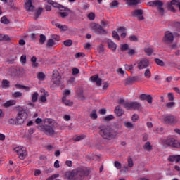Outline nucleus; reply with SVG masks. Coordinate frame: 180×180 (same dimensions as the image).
<instances>
[{
  "label": "nucleus",
  "instance_id": "1",
  "mask_svg": "<svg viewBox=\"0 0 180 180\" xmlns=\"http://www.w3.org/2000/svg\"><path fill=\"white\" fill-rule=\"evenodd\" d=\"M98 130L101 137L104 140H113V139H116L119 134V132L116 129L105 125H100Z\"/></svg>",
  "mask_w": 180,
  "mask_h": 180
},
{
  "label": "nucleus",
  "instance_id": "2",
  "mask_svg": "<svg viewBox=\"0 0 180 180\" xmlns=\"http://www.w3.org/2000/svg\"><path fill=\"white\" fill-rule=\"evenodd\" d=\"M44 124L41 126V130L47 136H54L56 131L54 129L57 127V122L51 118H46L44 120Z\"/></svg>",
  "mask_w": 180,
  "mask_h": 180
},
{
  "label": "nucleus",
  "instance_id": "3",
  "mask_svg": "<svg viewBox=\"0 0 180 180\" xmlns=\"http://www.w3.org/2000/svg\"><path fill=\"white\" fill-rule=\"evenodd\" d=\"M148 6L155 7L158 9V11L161 15V16H164V13H165V11L164 10V3L160 0L150 1L147 3Z\"/></svg>",
  "mask_w": 180,
  "mask_h": 180
},
{
  "label": "nucleus",
  "instance_id": "4",
  "mask_svg": "<svg viewBox=\"0 0 180 180\" xmlns=\"http://www.w3.org/2000/svg\"><path fill=\"white\" fill-rule=\"evenodd\" d=\"M76 176L77 178L84 179L85 176H88L91 174V169L89 167H80L75 169Z\"/></svg>",
  "mask_w": 180,
  "mask_h": 180
},
{
  "label": "nucleus",
  "instance_id": "5",
  "mask_svg": "<svg viewBox=\"0 0 180 180\" xmlns=\"http://www.w3.org/2000/svg\"><path fill=\"white\" fill-rule=\"evenodd\" d=\"M162 122L168 126H175L178 123V118L172 115H165L162 117Z\"/></svg>",
  "mask_w": 180,
  "mask_h": 180
},
{
  "label": "nucleus",
  "instance_id": "6",
  "mask_svg": "<svg viewBox=\"0 0 180 180\" xmlns=\"http://www.w3.org/2000/svg\"><path fill=\"white\" fill-rule=\"evenodd\" d=\"M14 151L18 155L20 160H25L27 157V150L23 146L15 147Z\"/></svg>",
  "mask_w": 180,
  "mask_h": 180
},
{
  "label": "nucleus",
  "instance_id": "7",
  "mask_svg": "<svg viewBox=\"0 0 180 180\" xmlns=\"http://www.w3.org/2000/svg\"><path fill=\"white\" fill-rule=\"evenodd\" d=\"M124 108L128 110L134 109V110H141V109H143L141 104L137 101L124 103Z\"/></svg>",
  "mask_w": 180,
  "mask_h": 180
},
{
  "label": "nucleus",
  "instance_id": "8",
  "mask_svg": "<svg viewBox=\"0 0 180 180\" xmlns=\"http://www.w3.org/2000/svg\"><path fill=\"white\" fill-rule=\"evenodd\" d=\"M91 30L96 34H107L108 31L103 29L102 26L97 25L96 23H92L91 25Z\"/></svg>",
  "mask_w": 180,
  "mask_h": 180
},
{
  "label": "nucleus",
  "instance_id": "9",
  "mask_svg": "<svg viewBox=\"0 0 180 180\" xmlns=\"http://www.w3.org/2000/svg\"><path fill=\"white\" fill-rule=\"evenodd\" d=\"M16 118L18 124H23L26 119H27V112L25 110H20L17 114Z\"/></svg>",
  "mask_w": 180,
  "mask_h": 180
},
{
  "label": "nucleus",
  "instance_id": "10",
  "mask_svg": "<svg viewBox=\"0 0 180 180\" xmlns=\"http://www.w3.org/2000/svg\"><path fill=\"white\" fill-rule=\"evenodd\" d=\"M51 82L54 86H58L61 82V76L57 70L53 71Z\"/></svg>",
  "mask_w": 180,
  "mask_h": 180
},
{
  "label": "nucleus",
  "instance_id": "11",
  "mask_svg": "<svg viewBox=\"0 0 180 180\" xmlns=\"http://www.w3.org/2000/svg\"><path fill=\"white\" fill-rule=\"evenodd\" d=\"M150 65V60L147 59V58H143L141 59L138 63H137V68L139 70H146L147 67Z\"/></svg>",
  "mask_w": 180,
  "mask_h": 180
},
{
  "label": "nucleus",
  "instance_id": "12",
  "mask_svg": "<svg viewBox=\"0 0 180 180\" xmlns=\"http://www.w3.org/2000/svg\"><path fill=\"white\" fill-rule=\"evenodd\" d=\"M163 41L164 43H166V44L172 43L174 41V34L169 31L165 32L163 37Z\"/></svg>",
  "mask_w": 180,
  "mask_h": 180
},
{
  "label": "nucleus",
  "instance_id": "13",
  "mask_svg": "<svg viewBox=\"0 0 180 180\" xmlns=\"http://www.w3.org/2000/svg\"><path fill=\"white\" fill-rule=\"evenodd\" d=\"M167 146H169V147H174L175 148H178V141L175 140L174 138H169L165 141L164 142Z\"/></svg>",
  "mask_w": 180,
  "mask_h": 180
},
{
  "label": "nucleus",
  "instance_id": "14",
  "mask_svg": "<svg viewBox=\"0 0 180 180\" xmlns=\"http://www.w3.org/2000/svg\"><path fill=\"white\" fill-rule=\"evenodd\" d=\"M132 16L137 18L139 20H144V16H143V10L138 9L131 12Z\"/></svg>",
  "mask_w": 180,
  "mask_h": 180
},
{
  "label": "nucleus",
  "instance_id": "15",
  "mask_svg": "<svg viewBox=\"0 0 180 180\" xmlns=\"http://www.w3.org/2000/svg\"><path fill=\"white\" fill-rule=\"evenodd\" d=\"M65 178L68 180H72L74 178L77 179L78 178L77 176V173L75 172V169L72 170V172H67L65 174Z\"/></svg>",
  "mask_w": 180,
  "mask_h": 180
},
{
  "label": "nucleus",
  "instance_id": "16",
  "mask_svg": "<svg viewBox=\"0 0 180 180\" xmlns=\"http://www.w3.org/2000/svg\"><path fill=\"white\" fill-rule=\"evenodd\" d=\"M167 160L169 162H175V164H178L180 161V155H169Z\"/></svg>",
  "mask_w": 180,
  "mask_h": 180
},
{
  "label": "nucleus",
  "instance_id": "17",
  "mask_svg": "<svg viewBox=\"0 0 180 180\" xmlns=\"http://www.w3.org/2000/svg\"><path fill=\"white\" fill-rule=\"evenodd\" d=\"M90 79L91 82H96V85H98V86H101V85H102V79L99 78V76H98V75L92 76Z\"/></svg>",
  "mask_w": 180,
  "mask_h": 180
},
{
  "label": "nucleus",
  "instance_id": "18",
  "mask_svg": "<svg viewBox=\"0 0 180 180\" xmlns=\"http://www.w3.org/2000/svg\"><path fill=\"white\" fill-rule=\"evenodd\" d=\"M25 8L26 11H28V12H34V6H33V4H32V0H28L25 4Z\"/></svg>",
  "mask_w": 180,
  "mask_h": 180
},
{
  "label": "nucleus",
  "instance_id": "19",
  "mask_svg": "<svg viewBox=\"0 0 180 180\" xmlns=\"http://www.w3.org/2000/svg\"><path fill=\"white\" fill-rule=\"evenodd\" d=\"M107 44L108 46V49L112 50V51H116V49H117V45L112 39H108Z\"/></svg>",
  "mask_w": 180,
  "mask_h": 180
},
{
  "label": "nucleus",
  "instance_id": "20",
  "mask_svg": "<svg viewBox=\"0 0 180 180\" xmlns=\"http://www.w3.org/2000/svg\"><path fill=\"white\" fill-rule=\"evenodd\" d=\"M25 72V69L23 68H17L15 69V75L17 77H22Z\"/></svg>",
  "mask_w": 180,
  "mask_h": 180
},
{
  "label": "nucleus",
  "instance_id": "21",
  "mask_svg": "<svg viewBox=\"0 0 180 180\" xmlns=\"http://www.w3.org/2000/svg\"><path fill=\"white\" fill-rule=\"evenodd\" d=\"M62 102L65 105V106H72L74 105V102L71 101V100L67 99L65 97H63Z\"/></svg>",
  "mask_w": 180,
  "mask_h": 180
},
{
  "label": "nucleus",
  "instance_id": "22",
  "mask_svg": "<svg viewBox=\"0 0 180 180\" xmlns=\"http://www.w3.org/2000/svg\"><path fill=\"white\" fill-rule=\"evenodd\" d=\"M13 105H16V101L9 100L4 103L3 106H4V108H9V106H13Z\"/></svg>",
  "mask_w": 180,
  "mask_h": 180
},
{
  "label": "nucleus",
  "instance_id": "23",
  "mask_svg": "<svg viewBox=\"0 0 180 180\" xmlns=\"http://www.w3.org/2000/svg\"><path fill=\"white\" fill-rule=\"evenodd\" d=\"M114 112L116 115V116H122L123 115V109L120 108V106L115 107V109L114 110Z\"/></svg>",
  "mask_w": 180,
  "mask_h": 180
},
{
  "label": "nucleus",
  "instance_id": "24",
  "mask_svg": "<svg viewBox=\"0 0 180 180\" xmlns=\"http://www.w3.org/2000/svg\"><path fill=\"white\" fill-rule=\"evenodd\" d=\"M84 139H86V136L82 134L79 136H76L72 139L73 141H81V140H84Z\"/></svg>",
  "mask_w": 180,
  "mask_h": 180
},
{
  "label": "nucleus",
  "instance_id": "25",
  "mask_svg": "<svg viewBox=\"0 0 180 180\" xmlns=\"http://www.w3.org/2000/svg\"><path fill=\"white\" fill-rule=\"evenodd\" d=\"M127 4L129 6H131V5H139L140 0H127Z\"/></svg>",
  "mask_w": 180,
  "mask_h": 180
},
{
  "label": "nucleus",
  "instance_id": "26",
  "mask_svg": "<svg viewBox=\"0 0 180 180\" xmlns=\"http://www.w3.org/2000/svg\"><path fill=\"white\" fill-rule=\"evenodd\" d=\"M143 148L144 150H146V151H151V150H153V146H151V143L148 141L143 146Z\"/></svg>",
  "mask_w": 180,
  "mask_h": 180
},
{
  "label": "nucleus",
  "instance_id": "27",
  "mask_svg": "<svg viewBox=\"0 0 180 180\" xmlns=\"http://www.w3.org/2000/svg\"><path fill=\"white\" fill-rule=\"evenodd\" d=\"M43 12V8H39L38 10L35 12V14L34 15V19H37L40 15H41Z\"/></svg>",
  "mask_w": 180,
  "mask_h": 180
},
{
  "label": "nucleus",
  "instance_id": "28",
  "mask_svg": "<svg viewBox=\"0 0 180 180\" xmlns=\"http://www.w3.org/2000/svg\"><path fill=\"white\" fill-rule=\"evenodd\" d=\"M124 30H126V28H124V27H120V28L117 29V32H118V33L121 34V37L122 39H124V37H126V33L122 32H124Z\"/></svg>",
  "mask_w": 180,
  "mask_h": 180
},
{
  "label": "nucleus",
  "instance_id": "29",
  "mask_svg": "<svg viewBox=\"0 0 180 180\" xmlns=\"http://www.w3.org/2000/svg\"><path fill=\"white\" fill-rule=\"evenodd\" d=\"M37 99H39V93L34 92L32 95V102H33L34 103L37 102Z\"/></svg>",
  "mask_w": 180,
  "mask_h": 180
},
{
  "label": "nucleus",
  "instance_id": "30",
  "mask_svg": "<svg viewBox=\"0 0 180 180\" xmlns=\"http://www.w3.org/2000/svg\"><path fill=\"white\" fill-rule=\"evenodd\" d=\"M55 44H56V42H54V40H53L52 39H50L47 41L46 47H48L49 49H51V47H53V46H54Z\"/></svg>",
  "mask_w": 180,
  "mask_h": 180
},
{
  "label": "nucleus",
  "instance_id": "31",
  "mask_svg": "<svg viewBox=\"0 0 180 180\" xmlns=\"http://www.w3.org/2000/svg\"><path fill=\"white\" fill-rule=\"evenodd\" d=\"M124 126L125 127H127V129H133L134 128V125L133 124V123L130 122H125L124 123Z\"/></svg>",
  "mask_w": 180,
  "mask_h": 180
},
{
  "label": "nucleus",
  "instance_id": "32",
  "mask_svg": "<svg viewBox=\"0 0 180 180\" xmlns=\"http://www.w3.org/2000/svg\"><path fill=\"white\" fill-rule=\"evenodd\" d=\"M10 82L8 80H3L1 82L2 88L6 89L9 88Z\"/></svg>",
  "mask_w": 180,
  "mask_h": 180
},
{
  "label": "nucleus",
  "instance_id": "33",
  "mask_svg": "<svg viewBox=\"0 0 180 180\" xmlns=\"http://www.w3.org/2000/svg\"><path fill=\"white\" fill-rule=\"evenodd\" d=\"M8 122L9 123V124L12 125L18 124V120L17 118H10L8 119Z\"/></svg>",
  "mask_w": 180,
  "mask_h": 180
},
{
  "label": "nucleus",
  "instance_id": "34",
  "mask_svg": "<svg viewBox=\"0 0 180 180\" xmlns=\"http://www.w3.org/2000/svg\"><path fill=\"white\" fill-rule=\"evenodd\" d=\"M90 117L91 119H98V115H96V110H93L90 113Z\"/></svg>",
  "mask_w": 180,
  "mask_h": 180
},
{
  "label": "nucleus",
  "instance_id": "35",
  "mask_svg": "<svg viewBox=\"0 0 180 180\" xmlns=\"http://www.w3.org/2000/svg\"><path fill=\"white\" fill-rule=\"evenodd\" d=\"M63 44L64 46H66V47H71V46H72V40L67 39L64 41Z\"/></svg>",
  "mask_w": 180,
  "mask_h": 180
},
{
  "label": "nucleus",
  "instance_id": "36",
  "mask_svg": "<svg viewBox=\"0 0 180 180\" xmlns=\"http://www.w3.org/2000/svg\"><path fill=\"white\" fill-rule=\"evenodd\" d=\"M48 4H49L50 5H52V6H53V8H58L59 6H60V4L58 3L54 2L52 0H49Z\"/></svg>",
  "mask_w": 180,
  "mask_h": 180
},
{
  "label": "nucleus",
  "instance_id": "37",
  "mask_svg": "<svg viewBox=\"0 0 180 180\" xmlns=\"http://www.w3.org/2000/svg\"><path fill=\"white\" fill-rule=\"evenodd\" d=\"M59 11L61 12H71V11L64 6H63L61 4H59V7L58 8Z\"/></svg>",
  "mask_w": 180,
  "mask_h": 180
},
{
  "label": "nucleus",
  "instance_id": "38",
  "mask_svg": "<svg viewBox=\"0 0 180 180\" xmlns=\"http://www.w3.org/2000/svg\"><path fill=\"white\" fill-rule=\"evenodd\" d=\"M118 6H119V3L117 2V1H112L110 4V8H117Z\"/></svg>",
  "mask_w": 180,
  "mask_h": 180
},
{
  "label": "nucleus",
  "instance_id": "39",
  "mask_svg": "<svg viewBox=\"0 0 180 180\" xmlns=\"http://www.w3.org/2000/svg\"><path fill=\"white\" fill-rule=\"evenodd\" d=\"M46 35L41 34L40 35V38H39V44H44V43L46 42Z\"/></svg>",
  "mask_w": 180,
  "mask_h": 180
},
{
  "label": "nucleus",
  "instance_id": "40",
  "mask_svg": "<svg viewBox=\"0 0 180 180\" xmlns=\"http://www.w3.org/2000/svg\"><path fill=\"white\" fill-rule=\"evenodd\" d=\"M37 77L38 79H39V81H44V78H46V75H44V73L43 72H39Z\"/></svg>",
  "mask_w": 180,
  "mask_h": 180
},
{
  "label": "nucleus",
  "instance_id": "41",
  "mask_svg": "<svg viewBox=\"0 0 180 180\" xmlns=\"http://www.w3.org/2000/svg\"><path fill=\"white\" fill-rule=\"evenodd\" d=\"M145 53H146L147 56H151V54H153V48H150V47L145 48Z\"/></svg>",
  "mask_w": 180,
  "mask_h": 180
},
{
  "label": "nucleus",
  "instance_id": "42",
  "mask_svg": "<svg viewBox=\"0 0 180 180\" xmlns=\"http://www.w3.org/2000/svg\"><path fill=\"white\" fill-rule=\"evenodd\" d=\"M20 61L22 65H25L26 64V61H27L26 55H22L20 58Z\"/></svg>",
  "mask_w": 180,
  "mask_h": 180
},
{
  "label": "nucleus",
  "instance_id": "43",
  "mask_svg": "<svg viewBox=\"0 0 180 180\" xmlns=\"http://www.w3.org/2000/svg\"><path fill=\"white\" fill-rule=\"evenodd\" d=\"M144 77H146V78H151V72L150 71V69H146L145 70Z\"/></svg>",
  "mask_w": 180,
  "mask_h": 180
},
{
  "label": "nucleus",
  "instance_id": "44",
  "mask_svg": "<svg viewBox=\"0 0 180 180\" xmlns=\"http://www.w3.org/2000/svg\"><path fill=\"white\" fill-rule=\"evenodd\" d=\"M112 36L113 39H115V40H120V37H119V34H117V32L116 31L112 32Z\"/></svg>",
  "mask_w": 180,
  "mask_h": 180
},
{
  "label": "nucleus",
  "instance_id": "45",
  "mask_svg": "<svg viewBox=\"0 0 180 180\" xmlns=\"http://www.w3.org/2000/svg\"><path fill=\"white\" fill-rule=\"evenodd\" d=\"M1 23H4V25H8L9 24V20L8 19L5 17V16H3L1 18Z\"/></svg>",
  "mask_w": 180,
  "mask_h": 180
},
{
  "label": "nucleus",
  "instance_id": "46",
  "mask_svg": "<svg viewBox=\"0 0 180 180\" xmlns=\"http://www.w3.org/2000/svg\"><path fill=\"white\" fill-rule=\"evenodd\" d=\"M114 167H115V168H117V169H122V163H120L118 161H115L114 162Z\"/></svg>",
  "mask_w": 180,
  "mask_h": 180
},
{
  "label": "nucleus",
  "instance_id": "47",
  "mask_svg": "<svg viewBox=\"0 0 180 180\" xmlns=\"http://www.w3.org/2000/svg\"><path fill=\"white\" fill-rule=\"evenodd\" d=\"M22 95H23V94L19 91H15L13 94L14 98H21Z\"/></svg>",
  "mask_w": 180,
  "mask_h": 180
},
{
  "label": "nucleus",
  "instance_id": "48",
  "mask_svg": "<svg viewBox=\"0 0 180 180\" xmlns=\"http://www.w3.org/2000/svg\"><path fill=\"white\" fill-rule=\"evenodd\" d=\"M127 162L128 167H129V168L133 167V165H134V164L133 163V159L131 158H128Z\"/></svg>",
  "mask_w": 180,
  "mask_h": 180
},
{
  "label": "nucleus",
  "instance_id": "49",
  "mask_svg": "<svg viewBox=\"0 0 180 180\" xmlns=\"http://www.w3.org/2000/svg\"><path fill=\"white\" fill-rule=\"evenodd\" d=\"M39 102L45 103V102H47V97L46 96H41L39 97Z\"/></svg>",
  "mask_w": 180,
  "mask_h": 180
},
{
  "label": "nucleus",
  "instance_id": "50",
  "mask_svg": "<svg viewBox=\"0 0 180 180\" xmlns=\"http://www.w3.org/2000/svg\"><path fill=\"white\" fill-rule=\"evenodd\" d=\"M167 8L168 11H170V12H175V8H174V6H172V4H171L170 3L167 4Z\"/></svg>",
  "mask_w": 180,
  "mask_h": 180
},
{
  "label": "nucleus",
  "instance_id": "51",
  "mask_svg": "<svg viewBox=\"0 0 180 180\" xmlns=\"http://www.w3.org/2000/svg\"><path fill=\"white\" fill-rule=\"evenodd\" d=\"M155 61L156 64H158V65H160L161 67H162V65H164V62L159 58L155 59Z\"/></svg>",
  "mask_w": 180,
  "mask_h": 180
},
{
  "label": "nucleus",
  "instance_id": "52",
  "mask_svg": "<svg viewBox=\"0 0 180 180\" xmlns=\"http://www.w3.org/2000/svg\"><path fill=\"white\" fill-rule=\"evenodd\" d=\"M112 119H115V117L113 116V115H108L105 117V120L106 122H109L110 120H112Z\"/></svg>",
  "mask_w": 180,
  "mask_h": 180
},
{
  "label": "nucleus",
  "instance_id": "53",
  "mask_svg": "<svg viewBox=\"0 0 180 180\" xmlns=\"http://www.w3.org/2000/svg\"><path fill=\"white\" fill-rule=\"evenodd\" d=\"M129 40L130 41H138L139 39L137 37H136V35H131L129 37Z\"/></svg>",
  "mask_w": 180,
  "mask_h": 180
},
{
  "label": "nucleus",
  "instance_id": "54",
  "mask_svg": "<svg viewBox=\"0 0 180 180\" xmlns=\"http://www.w3.org/2000/svg\"><path fill=\"white\" fill-rule=\"evenodd\" d=\"M126 50H129V44H125L121 46L122 51H126Z\"/></svg>",
  "mask_w": 180,
  "mask_h": 180
},
{
  "label": "nucleus",
  "instance_id": "55",
  "mask_svg": "<svg viewBox=\"0 0 180 180\" xmlns=\"http://www.w3.org/2000/svg\"><path fill=\"white\" fill-rule=\"evenodd\" d=\"M2 40H5V41H11V37L8 35L2 34Z\"/></svg>",
  "mask_w": 180,
  "mask_h": 180
},
{
  "label": "nucleus",
  "instance_id": "56",
  "mask_svg": "<svg viewBox=\"0 0 180 180\" xmlns=\"http://www.w3.org/2000/svg\"><path fill=\"white\" fill-rule=\"evenodd\" d=\"M145 101H147L148 103H153V97L150 95H148Z\"/></svg>",
  "mask_w": 180,
  "mask_h": 180
},
{
  "label": "nucleus",
  "instance_id": "57",
  "mask_svg": "<svg viewBox=\"0 0 180 180\" xmlns=\"http://www.w3.org/2000/svg\"><path fill=\"white\" fill-rule=\"evenodd\" d=\"M180 3V0H172V1H170V4L172 5H175L176 6H178V5H179Z\"/></svg>",
  "mask_w": 180,
  "mask_h": 180
},
{
  "label": "nucleus",
  "instance_id": "58",
  "mask_svg": "<svg viewBox=\"0 0 180 180\" xmlns=\"http://www.w3.org/2000/svg\"><path fill=\"white\" fill-rule=\"evenodd\" d=\"M77 74H79V70L77 68H74L72 69V75H77Z\"/></svg>",
  "mask_w": 180,
  "mask_h": 180
},
{
  "label": "nucleus",
  "instance_id": "59",
  "mask_svg": "<svg viewBox=\"0 0 180 180\" xmlns=\"http://www.w3.org/2000/svg\"><path fill=\"white\" fill-rule=\"evenodd\" d=\"M70 90H68V89L64 90V91H63V98H67V96H68V95H70Z\"/></svg>",
  "mask_w": 180,
  "mask_h": 180
},
{
  "label": "nucleus",
  "instance_id": "60",
  "mask_svg": "<svg viewBox=\"0 0 180 180\" xmlns=\"http://www.w3.org/2000/svg\"><path fill=\"white\" fill-rule=\"evenodd\" d=\"M68 11H65V12H60L59 13L60 15L61 16V18H67V16H68Z\"/></svg>",
  "mask_w": 180,
  "mask_h": 180
},
{
  "label": "nucleus",
  "instance_id": "61",
  "mask_svg": "<svg viewBox=\"0 0 180 180\" xmlns=\"http://www.w3.org/2000/svg\"><path fill=\"white\" fill-rule=\"evenodd\" d=\"M138 119H139V115L134 114L132 115V122H137Z\"/></svg>",
  "mask_w": 180,
  "mask_h": 180
},
{
  "label": "nucleus",
  "instance_id": "62",
  "mask_svg": "<svg viewBox=\"0 0 180 180\" xmlns=\"http://www.w3.org/2000/svg\"><path fill=\"white\" fill-rule=\"evenodd\" d=\"M101 23L102 26H104V27H109V22L101 21Z\"/></svg>",
  "mask_w": 180,
  "mask_h": 180
},
{
  "label": "nucleus",
  "instance_id": "63",
  "mask_svg": "<svg viewBox=\"0 0 180 180\" xmlns=\"http://www.w3.org/2000/svg\"><path fill=\"white\" fill-rule=\"evenodd\" d=\"M136 53V51L134 49H129L128 50V54L129 56H133V54Z\"/></svg>",
  "mask_w": 180,
  "mask_h": 180
},
{
  "label": "nucleus",
  "instance_id": "64",
  "mask_svg": "<svg viewBox=\"0 0 180 180\" xmlns=\"http://www.w3.org/2000/svg\"><path fill=\"white\" fill-rule=\"evenodd\" d=\"M168 99L169 101H174V94L172 93L168 94Z\"/></svg>",
  "mask_w": 180,
  "mask_h": 180
}]
</instances>
